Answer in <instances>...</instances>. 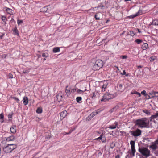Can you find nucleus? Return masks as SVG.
<instances>
[{
    "instance_id": "obj_1",
    "label": "nucleus",
    "mask_w": 158,
    "mask_h": 158,
    "mask_svg": "<svg viewBox=\"0 0 158 158\" xmlns=\"http://www.w3.org/2000/svg\"><path fill=\"white\" fill-rule=\"evenodd\" d=\"M135 124L140 128L150 127L149 121L145 118L137 120L135 121Z\"/></svg>"
},
{
    "instance_id": "obj_2",
    "label": "nucleus",
    "mask_w": 158,
    "mask_h": 158,
    "mask_svg": "<svg viewBox=\"0 0 158 158\" xmlns=\"http://www.w3.org/2000/svg\"><path fill=\"white\" fill-rule=\"evenodd\" d=\"M139 151L143 156V158H147L150 156V151L147 148H139Z\"/></svg>"
},
{
    "instance_id": "obj_3",
    "label": "nucleus",
    "mask_w": 158,
    "mask_h": 158,
    "mask_svg": "<svg viewBox=\"0 0 158 158\" xmlns=\"http://www.w3.org/2000/svg\"><path fill=\"white\" fill-rule=\"evenodd\" d=\"M103 65V61L101 60H97L92 67V69L94 71L99 70Z\"/></svg>"
},
{
    "instance_id": "obj_4",
    "label": "nucleus",
    "mask_w": 158,
    "mask_h": 158,
    "mask_svg": "<svg viewBox=\"0 0 158 158\" xmlns=\"http://www.w3.org/2000/svg\"><path fill=\"white\" fill-rule=\"evenodd\" d=\"M17 146L14 144H8L4 148L3 150L6 153H9L11 152L14 149L16 148Z\"/></svg>"
},
{
    "instance_id": "obj_5",
    "label": "nucleus",
    "mask_w": 158,
    "mask_h": 158,
    "mask_svg": "<svg viewBox=\"0 0 158 158\" xmlns=\"http://www.w3.org/2000/svg\"><path fill=\"white\" fill-rule=\"evenodd\" d=\"M112 98V95L108 93H105L101 100V101H106Z\"/></svg>"
},
{
    "instance_id": "obj_6",
    "label": "nucleus",
    "mask_w": 158,
    "mask_h": 158,
    "mask_svg": "<svg viewBox=\"0 0 158 158\" xmlns=\"http://www.w3.org/2000/svg\"><path fill=\"white\" fill-rule=\"evenodd\" d=\"M131 133L134 136H138L141 135V131L140 130L137 129L135 131H132L131 132Z\"/></svg>"
},
{
    "instance_id": "obj_7",
    "label": "nucleus",
    "mask_w": 158,
    "mask_h": 158,
    "mask_svg": "<svg viewBox=\"0 0 158 158\" xmlns=\"http://www.w3.org/2000/svg\"><path fill=\"white\" fill-rule=\"evenodd\" d=\"M135 142L134 141L131 140L130 141V144L131 146V153L133 156H134L135 153Z\"/></svg>"
},
{
    "instance_id": "obj_8",
    "label": "nucleus",
    "mask_w": 158,
    "mask_h": 158,
    "mask_svg": "<svg viewBox=\"0 0 158 158\" xmlns=\"http://www.w3.org/2000/svg\"><path fill=\"white\" fill-rule=\"evenodd\" d=\"M102 14L100 12H98L95 15V18L96 20H100L102 18Z\"/></svg>"
},
{
    "instance_id": "obj_9",
    "label": "nucleus",
    "mask_w": 158,
    "mask_h": 158,
    "mask_svg": "<svg viewBox=\"0 0 158 158\" xmlns=\"http://www.w3.org/2000/svg\"><path fill=\"white\" fill-rule=\"evenodd\" d=\"M67 112L66 110H64L62 111L60 115V117L61 119H63L67 115Z\"/></svg>"
},
{
    "instance_id": "obj_10",
    "label": "nucleus",
    "mask_w": 158,
    "mask_h": 158,
    "mask_svg": "<svg viewBox=\"0 0 158 158\" xmlns=\"http://www.w3.org/2000/svg\"><path fill=\"white\" fill-rule=\"evenodd\" d=\"M98 114V112L97 111H96L95 112H92L90 115L88 117V118L89 120L92 118L94 116H95Z\"/></svg>"
},
{
    "instance_id": "obj_11",
    "label": "nucleus",
    "mask_w": 158,
    "mask_h": 158,
    "mask_svg": "<svg viewBox=\"0 0 158 158\" xmlns=\"http://www.w3.org/2000/svg\"><path fill=\"white\" fill-rule=\"evenodd\" d=\"M149 147L153 150H155L158 148V146L156 145L154 143H152V144L150 145Z\"/></svg>"
},
{
    "instance_id": "obj_12",
    "label": "nucleus",
    "mask_w": 158,
    "mask_h": 158,
    "mask_svg": "<svg viewBox=\"0 0 158 158\" xmlns=\"http://www.w3.org/2000/svg\"><path fill=\"white\" fill-rule=\"evenodd\" d=\"M108 84L107 82V81H105V83L102 86V91H104L106 90Z\"/></svg>"
},
{
    "instance_id": "obj_13",
    "label": "nucleus",
    "mask_w": 158,
    "mask_h": 158,
    "mask_svg": "<svg viewBox=\"0 0 158 158\" xmlns=\"http://www.w3.org/2000/svg\"><path fill=\"white\" fill-rule=\"evenodd\" d=\"M10 131L12 133H15L16 132V127L15 126H12L10 128Z\"/></svg>"
},
{
    "instance_id": "obj_14",
    "label": "nucleus",
    "mask_w": 158,
    "mask_h": 158,
    "mask_svg": "<svg viewBox=\"0 0 158 158\" xmlns=\"http://www.w3.org/2000/svg\"><path fill=\"white\" fill-rule=\"evenodd\" d=\"M23 104L24 105H26L28 104V99L27 97H24L23 98Z\"/></svg>"
},
{
    "instance_id": "obj_15",
    "label": "nucleus",
    "mask_w": 158,
    "mask_h": 158,
    "mask_svg": "<svg viewBox=\"0 0 158 158\" xmlns=\"http://www.w3.org/2000/svg\"><path fill=\"white\" fill-rule=\"evenodd\" d=\"M15 139V137L14 136H10L6 138V140L7 141H13Z\"/></svg>"
},
{
    "instance_id": "obj_16",
    "label": "nucleus",
    "mask_w": 158,
    "mask_h": 158,
    "mask_svg": "<svg viewBox=\"0 0 158 158\" xmlns=\"http://www.w3.org/2000/svg\"><path fill=\"white\" fill-rule=\"evenodd\" d=\"M148 48V45L146 43H144L142 45V48L143 50L146 49Z\"/></svg>"
},
{
    "instance_id": "obj_17",
    "label": "nucleus",
    "mask_w": 158,
    "mask_h": 158,
    "mask_svg": "<svg viewBox=\"0 0 158 158\" xmlns=\"http://www.w3.org/2000/svg\"><path fill=\"white\" fill-rule=\"evenodd\" d=\"M114 124H115L114 126H110L108 127V128L111 129H115L117 126L118 125V122H116L114 123Z\"/></svg>"
},
{
    "instance_id": "obj_18",
    "label": "nucleus",
    "mask_w": 158,
    "mask_h": 158,
    "mask_svg": "<svg viewBox=\"0 0 158 158\" xmlns=\"http://www.w3.org/2000/svg\"><path fill=\"white\" fill-rule=\"evenodd\" d=\"M48 10V8L47 6H45L41 9L40 11L43 12H46Z\"/></svg>"
},
{
    "instance_id": "obj_19",
    "label": "nucleus",
    "mask_w": 158,
    "mask_h": 158,
    "mask_svg": "<svg viewBox=\"0 0 158 158\" xmlns=\"http://www.w3.org/2000/svg\"><path fill=\"white\" fill-rule=\"evenodd\" d=\"M135 35V33H134V31H130L127 33V35H131L132 36H133L134 35Z\"/></svg>"
},
{
    "instance_id": "obj_20",
    "label": "nucleus",
    "mask_w": 158,
    "mask_h": 158,
    "mask_svg": "<svg viewBox=\"0 0 158 158\" xmlns=\"http://www.w3.org/2000/svg\"><path fill=\"white\" fill-rule=\"evenodd\" d=\"M6 11L7 12V13L8 14H12V10L11 9L9 8H7L6 10Z\"/></svg>"
},
{
    "instance_id": "obj_21",
    "label": "nucleus",
    "mask_w": 158,
    "mask_h": 158,
    "mask_svg": "<svg viewBox=\"0 0 158 158\" xmlns=\"http://www.w3.org/2000/svg\"><path fill=\"white\" fill-rule=\"evenodd\" d=\"M60 48L58 47L55 48L53 49V51L54 53H56L59 52Z\"/></svg>"
},
{
    "instance_id": "obj_22",
    "label": "nucleus",
    "mask_w": 158,
    "mask_h": 158,
    "mask_svg": "<svg viewBox=\"0 0 158 158\" xmlns=\"http://www.w3.org/2000/svg\"><path fill=\"white\" fill-rule=\"evenodd\" d=\"M142 13V11L141 10H139L138 11V12L136 14H135V15H134L133 17V18H134L137 16L140 15H141Z\"/></svg>"
},
{
    "instance_id": "obj_23",
    "label": "nucleus",
    "mask_w": 158,
    "mask_h": 158,
    "mask_svg": "<svg viewBox=\"0 0 158 158\" xmlns=\"http://www.w3.org/2000/svg\"><path fill=\"white\" fill-rule=\"evenodd\" d=\"M152 24L153 25H158V20H154L152 22Z\"/></svg>"
},
{
    "instance_id": "obj_24",
    "label": "nucleus",
    "mask_w": 158,
    "mask_h": 158,
    "mask_svg": "<svg viewBox=\"0 0 158 158\" xmlns=\"http://www.w3.org/2000/svg\"><path fill=\"white\" fill-rule=\"evenodd\" d=\"M62 98V97L61 95H57L56 97V99H57L58 102H60Z\"/></svg>"
},
{
    "instance_id": "obj_25",
    "label": "nucleus",
    "mask_w": 158,
    "mask_h": 158,
    "mask_svg": "<svg viewBox=\"0 0 158 158\" xmlns=\"http://www.w3.org/2000/svg\"><path fill=\"white\" fill-rule=\"evenodd\" d=\"M42 109L40 108H38L36 110V112L39 114L41 113L42 112Z\"/></svg>"
},
{
    "instance_id": "obj_26",
    "label": "nucleus",
    "mask_w": 158,
    "mask_h": 158,
    "mask_svg": "<svg viewBox=\"0 0 158 158\" xmlns=\"http://www.w3.org/2000/svg\"><path fill=\"white\" fill-rule=\"evenodd\" d=\"M145 96L146 97V98L147 99H149L150 98H154L153 96H151L150 95H148V94H146V95H145Z\"/></svg>"
},
{
    "instance_id": "obj_27",
    "label": "nucleus",
    "mask_w": 158,
    "mask_h": 158,
    "mask_svg": "<svg viewBox=\"0 0 158 158\" xmlns=\"http://www.w3.org/2000/svg\"><path fill=\"white\" fill-rule=\"evenodd\" d=\"M65 92L67 96H69L70 95V91L69 90L66 89Z\"/></svg>"
},
{
    "instance_id": "obj_28",
    "label": "nucleus",
    "mask_w": 158,
    "mask_h": 158,
    "mask_svg": "<svg viewBox=\"0 0 158 158\" xmlns=\"http://www.w3.org/2000/svg\"><path fill=\"white\" fill-rule=\"evenodd\" d=\"M153 94H154V97H158V92H155L153 91Z\"/></svg>"
},
{
    "instance_id": "obj_29",
    "label": "nucleus",
    "mask_w": 158,
    "mask_h": 158,
    "mask_svg": "<svg viewBox=\"0 0 158 158\" xmlns=\"http://www.w3.org/2000/svg\"><path fill=\"white\" fill-rule=\"evenodd\" d=\"M158 117V112L156 113L155 115L152 116L151 118L152 119L156 118Z\"/></svg>"
},
{
    "instance_id": "obj_30",
    "label": "nucleus",
    "mask_w": 158,
    "mask_h": 158,
    "mask_svg": "<svg viewBox=\"0 0 158 158\" xmlns=\"http://www.w3.org/2000/svg\"><path fill=\"white\" fill-rule=\"evenodd\" d=\"M4 116L2 114H0V119L1 120L0 122L1 123L3 122L4 121L3 120Z\"/></svg>"
},
{
    "instance_id": "obj_31",
    "label": "nucleus",
    "mask_w": 158,
    "mask_h": 158,
    "mask_svg": "<svg viewBox=\"0 0 158 158\" xmlns=\"http://www.w3.org/2000/svg\"><path fill=\"white\" fill-rule=\"evenodd\" d=\"M135 41L138 44H139L142 42H143V40H141L137 39L135 40Z\"/></svg>"
},
{
    "instance_id": "obj_32",
    "label": "nucleus",
    "mask_w": 158,
    "mask_h": 158,
    "mask_svg": "<svg viewBox=\"0 0 158 158\" xmlns=\"http://www.w3.org/2000/svg\"><path fill=\"white\" fill-rule=\"evenodd\" d=\"M115 145L114 143H112L110 144V147L111 149H113V148L115 146Z\"/></svg>"
},
{
    "instance_id": "obj_33",
    "label": "nucleus",
    "mask_w": 158,
    "mask_h": 158,
    "mask_svg": "<svg viewBox=\"0 0 158 158\" xmlns=\"http://www.w3.org/2000/svg\"><path fill=\"white\" fill-rule=\"evenodd\" d=\"M82 98L81 97H77L76 98V101L77 102H79L81 101Z\"/></svg>"
},
{
    "instance_id": "obj_34",
    "label": "nucleus",
    "mask_w": 158,
    "mask_h": 158,
    "mask_svg": "<svg viewBox=\"0 0 158 158\" xmlns=\"http://www.w3.org/2000/svg\"><path fill=\"white\" fill-rule=\"evenodd\" d=\"M2 20L5 23H6V17L4 16H2Z\"/></svg>"
},
{
    "instance_id": "obj_35",
    "label": "nucleus",
    "mask_w": 158,
    "mask_h": 158,
    "mask_svg": "<svg viewBox=\"0 0 158 158\" xmlns=\"http://www.w3.org/2000/svg\"><path fill=\"white\" fill-rule=\"evenodd\" d=\"M122 86H123V85L121 84H120L118 86V88H119V90H122Z\"/></svg>"
},
{
    "instance_id": "obj_36",
    "label": "nucleus",
    "mask_w": 158,
    "mask_h": 158,
    "mask_svg": "<svg viewBox=\"0 0 158 158\" xmlns=\"http://www.w3.org/2000/svg\"><path fill=\"white\" fill-rule=\"evenodd\" d=\"M143 112L146 113V114H147L148 115L150 114V112L147 110H143Z\"/></svg>"
},
{
    "instance_id": "obj_37",
    "label": "nucleus",
    "mask_w": 158,
    "mask_h": 158,
    "mask_svg": "<svg viewBox=\"0 0 158 158\" xmlns=\"http://www.w3.org/2000/svg\"><path fill=\"white\" fill-rule=\"evenodd\" d=\"M104 7V6L102 5V4H101V5H98V7H95L94 8V9H96L97 8H102V7Z\"/></svg>"
},
{
    "instance_id": "obj_38",
    "label": "nucleus",
    "mask_w": 158,
    "mask_h": 158,
    "mask_svg": "<svg viewBox=\"0 0 158 158\" xmlns=\"http://www.w3.org/2000/svg\"><path fill=\"white\" fill-rule=\"evenodd\" d=\"M116 107H117L116 106L114 107L112 109H111V110H110V112H114V111H115L116 110Z\"/></svg>"
},
{
    "instance_id": "obj_39",
    "label": "nucleus",
    "mask_w": 158,
    "mask_h": 158,
    "mask_svg": "<svg viewBox=\"0 0 158 158\" xmlns=\"http://www.w3.org/2000/svg\"><path fill=\"white\" fill-rule=\"evenodd\" d=\"M42 56L43 57H47L48 56V54L47 53H43Z\"/></svg>"
},
{
    "instance_id": "obj_40",
    "label": "nucleus",
    "mask_w": 158,
    "mask_h": 158,
    "mask_svg": "<svg viewBox=\"0 0 158 158\" xmlns=\"http://www.w3.org/2000/svg\"><path fill=\"white\" fill-rule=\"evenodd\" d=\"M14 32L17 35H18V31L16 28H15L14 29Z\"/></svg>"
},
{
    "instance_id": "obj_41",
    "label": "nucleus",
    "mask_w": 158,
    "mask_h": 158,
    "mask_svg": "<svg viewBox=\"0 0 158 158\" xmlns=\"http://www.w3.org/2000/svg\"><path fill=\"white\" fill-rule=\"evenodd\" d=\"M23 22V21L22 20H18L17 23L19 25L22 23Z\"/></svg>"
},
{
    "instance_id": "obj_42",
    "label": "nucleus",
    "mask_w": 158,
    "mask_h": 158,
    "mask_svg": "<svg viewBox=\"0 0 158 158\" xmlns=\"http://www.w3.org/2000/svg\"><path fill=\"white\" fill-rule=\"evenodd\" d=\"M96 96V93L95 92H94L93 94V95L91 96L92 98H94Z\"/></svg>"
},
{
    "instance_id": "obj_43",
    "label": "nucleus",
    "mask_w": 158,
    "mask_h": 158,
    "mask_svg": "<svg viewBox=\"0 0 158 158\" xmlns=\"http://www.w3.org/2000/svg\"><path fill=\"white\" fill-rule=\"evenodd\" d=\"M121 58L123 59H126L127 58V56L125 55H122L121 56Z\"/></svg>"
},
{
    "instance_id": "obj_44",
    "label": "nucleus",
    "mask_w": 158,
    "mask_h": 158,
    "mask_svg": "<svg viewBox=\"0 0 158 158\" xmlns=\"http://www.w3.org/2000/svg\"><path fill=\"white\" fill-rule=\"evenodd\" d=\"M21 73H28V71L26 70H25V71H21Z\"/></svg>"
},
{
    "instance_id": "obj_45",
    "label": "nucleus",
    "mask_w": 158,
    "mask_h": 158,
    "mask_svg": "<svg viewBox=\"0 0 158 158\" xmlns=\"http://www.w3.org/2000/svg\"><path fill=\"white\" fill-rule=\"evenodd\" d=\"M77 92L79 93H80V94H82V93L84 91H82L81 90H77Z\"/></svg>"
},
{
    "instance_id": "obj_46",
    "label": "nucleus",
    "mask_w": 158,
    "mask_h": 158,
    "mask_svg": "<svg viewBox=\"0 0 158 158\" xmlns=\"http://www.w3.org/2000/svg\"><path fill=\"white\" fill-rule=\"evenodd\" d=\"M155 60V58H154V57L153 56H152V57H151L150 58V61H153V60Z\"/></svg>"
},
{
    "instance_id": "obj_47",
    "label": "nucleus",
    "mask_w": 158,
    "mask_h": 158,
    "mask_svg": "<svg viewBox=\"0 0 158 158\" xmlns=\"http://www.w3.org/2000/svg\"><path fill=\"white\" fill-rule=\"evenodd\" d=\"M102 139V135H101L100 137L97 139H95V140H101Z\"/></svg>"
},
{
    "instance_id": "obj_48",
    "label": "nucleus",
    "mask_w": 158,
    "mask_h": 158,
    "mask_svg": "<svg viewBox=\"0 0 158 158\" xmlns=\"http://www.w3.org/2000/svg\"><path fill=\"white\" fill-rule=\"evenodd\" d=\"M8 77L9 78H13L12 74L11 73H10Z\"/></svg>"
},
{
    "instance_id": "obj_49",
    "label": "nucleus",
    "mask_w": 158,
    "mask_h": 158,
    "mask_svg": "<svg viewBox=\"0 0 158 158\" xmlns=\"http://www.w3.org/2000/svg\"><path fill=\"white\" fill-rule=\"evenodd\" d=\"M141 94L143 95H144L145 96V95H146V91L145 90L141 92Z\"/></svg>"
},
{
    "instance_id": "obj_50",
    "label": "nucleus",
    "mask_w": 158,
    "mask_h": 158,
    "mask_svg": "<svg viewBox=\"0 0 158 158\" xmlns=\"http://www.w3.org/2000/svg\"><path fill=\"white\" fill-rule=\"evenodd\" d=\"M155 144H156V145L158 146V139L155 141L154 142H153Z\"/></svg>"
},
{
    "instance_id": "obj_51",
    "label": "nucleus",
    "mask_w": 158,
    "mask_h": 158,
    "mask_svg": "<svg viewBox=\"0 0 158 158\" xmlns=\"http://www.w3.org/2000/svg\"><path fill=\"white\" fill-rule=\"evenodd\" d=\"M135 94H137L138 95H139V97H140L141 96V94L140 93H139V92H136L135 93Z\"/></svg>"
},
{
    "instance_id": "obj_52",
    "label": "nucleus",
    "mask_w": 158,
    "mask_h": 158,
    "mask_svg": "<svg viewBox=\"0 0 158 158\" xmlns=\"http://www.w3.org/2000/svg\"><path fill=\"white\" fill-rule=\"evenodd\" d=\"M153 91L149 93V94L151 95V96H153L154 95V94H153Z\"/></svg>"
},
{
    "instance_id": "obj_53",
    "label": "nucleus",
    "mask_w": 158,
    "mask_h": 158,
    "mask_svg": "<svg viewBox=\"0 0 158 158\" xmlns=\"http://www.w3.org/2000/svg\"><path fill=\"white\" fill-rule=\"evenodd\" d=\"M13 98L15 100H16V101H19V99L17 98L16 97H13Z\"/></svg>"
},
{
    "instance_id": "obj_54",
    "label": "nucleus",
    "mask_w": 158,
    "mask_h": 158,
    "mask_svg": "<svg viewBox=\"0 0 158 158\" xmlns=\"http://www.w3.org/2000/svg\"><path fill=\"white\" fill-rule=\"evenodd\" d=\"M126 74V72H125V70H124L123 72V75H125Z\"/></svg>"
},
{
    "instance_id": "obj_55",
    "label": "nucleus",
    "mask_w": 158,
    "mask_h": 158,
    "mask_svg": "<svg viewBox=\"0 0 158 158\" xmlns=\"http://www.w3.org/2000/svg\"><path fill=\"white\" fill-rule=\"evenodd\" d=\"M13 158H19V156L17 155V156H14V157Z\"/></svg>"
},
{
    "instance_id": "obj_56",
    "label": "nucleus",
    "mask_w": 158,
    "mask_h": 158,
    "mask_svg": "<svg viewBox=\"0 0 158 158\" xmlns=\"http://www.w3.org/2000/svg\"><path fill=\"white\" fill-rule=\"evenodd\" d=\"M75 91H76V89H72V91H71V92H73V93H74Z\"/></svg>"
},
{
    "instance_id": "obj_57",
    "label": "nucleus",
    "mask_w": 158,
    "mask_h": 158,
    "mask_svg": "<svg viewBox=\"0 0 158 158\" xmlns=\"http://www.w3.org/2000/svg\"><path fill=\"white\" fill-rule=\"evenodd\" d=\"M73 131L72 130H70L68 133H66V134H70L71 133V132Z\"/></svg>"
},
{
    "instance_id": "obj_58",
    "label": "nucleus",
    "mask_w": 158,
    "mask_h": 158,
    "mask_svg": "<svg viewBox=\"0 0 158 158\" xmlns=\"http://www.w3.org/2000/svg\"><path fill=\"white\" fill-rule=\"evenodd\" d=\"M4 34H2L1 36H0V39H2V37L4 36Z\"/></svg>"
},
{
    "instance_id": "obj_59",
    "label": "nucleus",
    "mask_w": 158,
    "mask_h": 158,
    "mask_svg": "<svg viewBox=\"0 0 158 158\" xmlns=\"http://www.w3.org/2000/svg\"><path fill=\"white\" fill-rule=\"evenodd\" d=\"M115 158H119V156L118 155H117Z\"/></svg>"
},
{
    "instance_id": "obj_60",
    "label": "nucleus",
    "mask_w": 158,
    "mask_h": 158,
    "mask_svg": "<svg viewBox=\"0 0 158 158\" xmlns=\"http://www.w3.org/2000/svg\"><path fill=\"white\" fill-rule=\"evenodd\" d=\"M145 140H146L147 141H149L150 140L148 138H146V139H145Z\"/></svg>"
},
{
    "instance_id": "obj_61",
    "label": "nucleus",
    "mask_w": 158,
    "mask_h": 158,
    "mask_svg": "<svg viewBox=\"0 0 158 158\" xmlns=\"http://www.w3.org/2000/svg\"><path fill=\"white\" fill-rule=\"evenodd\" d=\"M137 30L138 31V32L139 33H140L141 31L139 30L138 29H137Z\"/></svg>"
},
{
    "instance_id": "obj_62",
    "label": "nucleus",
    "mask_w": 158,
    "mask_h": 158,
    "mask_svg": "<svg viewBox=\"0 0 158 158\" xmlns=\"http://www.w3.org/2000/svg\"><path fill=\"white\" fill-rule=\"evenodd\" d=\"M66 133H67L64 132L63 133V135H68V134H66Z\"/></svg>"
},
{
    "instance_id": "obj_63",
    "label": "nucleus",
    "mask_w": 158,
    "mask_h": 158,
    "mask_svg": "<svg viewBox=\"0 0 158 158\" xmlns=\"http://www.w3.org/2000/svg\"><path fill=\"white\" fill-rule=\"evenodd\" d=\"M8 118H11V115H8Z\"/></svg>"
},
{
    "instance_id": "obj_64",
    "label": "nucleus",
    "mask_w": 158,
    "mask_h": 158,
    "mask_svg": "<svg viewBox=\"0 0 158 158\" xmlns=\"http://www.w3.org/2000/svg\"><path fill=\"white\" fill-rule=\"evenodd\" d=\"M138 68H142V66H138Z\"/></svg>"
}]
</instances>
